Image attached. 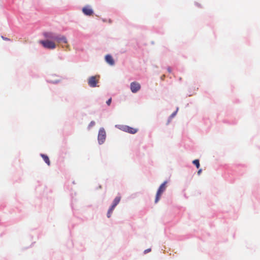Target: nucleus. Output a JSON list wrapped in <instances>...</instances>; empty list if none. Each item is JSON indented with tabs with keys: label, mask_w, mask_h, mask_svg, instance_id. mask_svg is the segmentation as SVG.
<instances>
[{
	"label": "nucleus",
	"mask_w": 260,
	"mask_h": 260,
	"mask_svg": "<svg viewBox=\"0 0 260 260\" xmlns=\"http://www.w3.org/2000/svg\"><path fill=\"white\" fill-rule=\"evenodd\" d=\"M106 139V132L103 128L100 129L98 134V141L100 144L103 143Z\"/></svg>",
	"instance_id": "nucleus-6"
},
{
	"label": "nucleus",
	"mask_w": 260,
	"mask_h": 260,
	"mask_svg": "<svg viewBox=\"0 0 260 260\" xmlns=\"http://www.w3.org/2000/svg\"><path fill=\"white\" fill-rule=\"evenodd\" d=\"M111 101H112V99L110 98L107 101V104L109 106L111 103Z\"/></svg>",
	"instance_id": "nucleus-16"
},
{
	"label": "nucleus",
	"mask_w": 260,
	"mask_h": 260,
	"mask_svg": "<svg viewBox=\"0 0 260 260\" xmlns=\"http://www.w3.org/2000/svg\"><path fill=\"white\" fill-rule=\"evenodd\" d=\"M46 37L48 38H49V39H52L51 38L55 37L56 36H54L52 34H50L46 35Z\"/></svg>",
	"instance_id": "nucleus-14"
},
{
	"label": "nucleus",
	"mask_w": 260,
	"mask_h": 260,
	"mask_svg": "<svg viewBox=\"0 0 260 260\" xmlns=\"http://www.w3.org/2000/svg\"><path fill=\"white\" fill-rule=\"evenodd\" d=\"M201 172H202V170H201V169L199 170L198 171V175H200V173H201Z\"/></svg>",
	"instance_id": "nucleus-18"
},
{
	"label": "nucleus",
	"mask_w": 260,
	"mask_h": 260,
	"mask_svg": "<svg viewBox=\"0 0 260 260\" xmlns=\"http://www.w3.org/2000/svg\"><path fill=\"white\" fill-rule=\"evenodd\" d=\"M41 157L43 158L44 160L45 161V162L48 165L50 166V161L49 160V157L45 154H41Z\"/></svg>",
	"instance_id": "nucleus-11"
},
{
	"label": "nucleus",
	"mask_w": 260,
	"mask_h": 260,
	"mask_svg": "<svg viewBox=\"0 0 260 260\" xmlns=\"http://www.w3.org/2000/svg\"><path fill=\"white\" fill-rule=\"evenodd\" d=\"M105 60L110 66H113L115 64L114 60L111 55H106L105 56Z\"/></svg>",
	"instance_id": "nucleus-10"
},
{
	"label": "nucleus",
	"mask_w": 260,
	"mask_h": 260,
	"mask_svg": "<svg viewBox=\"0 0 260 260\" xmlns=\"http://www.w3.org/2000/svg\"><path fill=\"white\" fill-rule=\"evenodd\" d=\"M168 71L169 72H171V68H168Z\"/></svg>",
	"instance_id": "nucleus-19"
},
{
	"label": "nucleus",
	"mask_w": 260,
	"mask_h": 260,
	"mask_svg": "<svg viewBox=\"0 0 260 260\" xmlns=\"http://www.w3.org/2000/svg\"><path fill=\"white\" fill-rule=\"evenodd\" d=\"M150 251H151V249L149 248V249H146L144 251V253H148V252H150Z\"/></svg>",
	"instance_id": "nucleus-17"
},
{
	"label": "nucleus",
	"mask_w": 260,
	"mask_h": 260,
	"mask_svg": "<svg viewBox=\"0 0 260 260\" xmlns=\"http://www.w3.org/2000/svg\"><path fill=\"white\" fill-rule=\"evenodd\" d=\"M94 124H95L94 121H92L90 122V123H89V124L88 125V127L90 128V127L93 126V125H94Z\"/></svg>",
	"instance_id": "nucleus-15"
},
{
	"label": "nucleus",
	"mask_w": 260,
	"mask_h": 260,
	"mask_svg": "<svg viewBox=\"0 0 260 260\" xmlns=\"http://www.w3.org/2000/svg\"><path fill=\"white\" fill-rule=\"evenodd\" d=\"M192 163L199 169L200 167V162L199 159H195L192 161Z\"/></svg>",
	"instance_id": "nucleus-12"
},
{
	"label": "nucleus",
	"mask_w": 260,
	"mask_h": 260,
	"mask_svg": "<svg viewBox=\"0 0 260 260\" xmlns=\"http://www.w3.org/2000/svg\"><path fill=\"white\" fill-rule=\"evenodd\" d=\"M2 38L5 40H8V38H4L3 37H2Z\"/></svg>",
	"instance_id": "nucleus-20"
},
{
	"label": "nucleus",
	"mask_w": 260,
	"mask_h": 260,
	"mask_svg": "<svg viewBox=\"0 0 260 260\" xmlns=\"http://www.w3.org/2000/svg\"><path fill=\"white\" fill-rule=\"evenodd\" d=\"M99 76L90 77L88 80V84L89 86L91 87H95L97 86V84L99 83Z\"/></svg>",
	"instance_id": "nucleus-4"
},
{
	"label": "nucleus",
	"mask_w": 260,
	"mask_h": 260,
	"mask_svg": "<svg viewBox=\"0 0 260 260\" xmlns=\"http://www.w3.org/2000/svg\"><path fill=\"white\" fill-rule=\"evenodd\" d=\"M40 43L46 48L53 49L56 47L55 43L52 41L46 40V41H41Z\"/></svg>",
	"instance_id": "nucleus-5"
},
{
	"label": "nucleus",
	"mask_w": 260,
	"mask_h": 260,
	"mask_svg": "<svg viewBox=\"0 0 260 260\" xmlns=\"http://www.w3.org/2000/svg\"><path fill=\"white\" fill-rule=\"evenodd\" d=\"M82 12L85 15L87 16H91L93 14L92 9L88 6L83 8Z\"/></svg>",
	"instance_id": "nucleus-8"
},
{
	"label": "nucleus",
	"mask_w": 260,
	"mask_h": 260,
	"mask_svg": "<svg viewBox=\"0 0 260 260\" xmlns=\"http://www.w3.org/2000/svg\"><path fill=\"white\" fill-rule=\"evenodd\" d=\"M51 38L54 40L56 41L58 43H67V40L66 38L63 36H57L55 37H52Z\"/></svg>",
	"instance_id": "nucleus-9"
},
{
	"label": "nucleus",
	"mask_w": 260,
	"mask_h": 260,
	"mask_svg": "<svg viewBox=\"0 0 260 260\" xmlns=\"http://www.w3.org/2000/svg\"><path fill=\"white\" fill-rule=\"evenodd\" d=\"M141 85L137 82H133L131 83V90L133 93H136L140 89Z\"/></svg>",
	"instance_id": "nucleus-7"
},
{
	"label": "nucleus",
	"mask_w": 260,
	"mask_h": 260,
	"mask_svg": "<svg viewBox=\"0 0 260 260\" xmlns=\"http://www.w3.org/2000/svg\"><path fill=\"white\" fill-rule=\"evenodd\" d=\"M176 113H177V111L173 113L171 116H170L169 118V120H168V121L167 122V123H169L171 121V120L172 119V118L175 116V115L176 114Z\"/></svg>",
	"instance_id": "nucleus-13"
},
{
	"label": "nucleus",
	"mask_w": 260,
	"mask_h": 260,
	"mask_svg": "<svg viewBox=\"0 0 260 260\" xmlns=\"http://www.w3.org/2000/svg\"><path fill=\"white\" fill-rule=\"evenodd\" d=\"M116 127L122 131L131 134H136L138 132V129L130 127L127 125H116Z\"/></svg>",
	"instance_id": "nucleus-1"
},
{
	"label": "nucleus",
	"mask_w": 260,
	"mask_h": 260,
	"mask_svg": "<svg viewBox=\"0 0 260 260\" xmlns=\"http://www.w3.org/2000/svg\"><path fill=\"white\" fill-rule=\"evenodd\" d=\"M121 200L120 196L116 197L113 201L111 206L109 209L107 216L108 218H110L111 216L112 213L115 208V207L119 204Z\"/></svg>",
	"instance_id": "nucleus-2"
},
{
	"label": "nucleus",
	"mask_w": 260,
	"mask_h": 260,
	"mask_svg": "<svg viewBox=\"0 0 260 260\" xmlns=\"http://www.w3.org/2000/svg\"><path fill=\"white\" fill-rule=\"evenodd\" d=\"M167 183V181H165L159 186V187L157 191L156 194V197H155V203H156L158 202L162 193L166 190Z\"/></svg>",
	"instance_id": "nucleus-3"
}]
</instances>
